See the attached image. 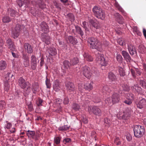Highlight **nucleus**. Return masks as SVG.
<instances>
[{
    "instance_id": "1",
    "label": "nucleus",
    "mask_w": 146,
    "mask_h": 146,
    "mask_svg": "<svg viewBox=\"0 0 146 146\" xmlns=\"http://www.w3.org/2000/svg\"><path fill=\"white\" fill-rule=\"evenodd\" d=\"M92 11L94 15L98 18L103 20L105 17L104 11L100 7L94 6L92 9Z\"/></svg>"
},
{
    "instance_id": "2",
    "label": "nucleus",
    "mask_w": 146,
    "mask_h": 146,
    "mask_svg": "<svg viewBox=\"0 0 146 146\" xmlns=\"http://www.w3.org/2000/svg\"><path fill=\"white\" fill-rule=\"evenodd\" d=\"M135 136L139 138L143 136L145 131V129L143 126L135 125L133 129Z\"/></svg>"
},
{
    "instance_id": "3",
    "label": "nucleus",
    "mask_w": 146,
    "mask_h": 146,
    "mask_svg": "<svg viewBox=\"0 0 146 146\" xmlns=\"http://www.w3.org/2000/svg\"><path fill=\"white\" fill-rule=\"evenodd\" d=\"M88 42L90 48L96 49L100 51L102 50L101 46L99 45V43H98L97 39L93 37L89 38H88Z\"/></svg>"
},
{
    "instance_id": "4",
    "label": "nucleus",
    "mask_w": 146,
    "mask_h": 146,
    "mask_svg": "<svg viewBox=\"0 0 146 146\" xmlns=\"http://www.w3.org/2000/svg\"><path fill=\"white\" fill-rule=\"evenodd\" d=\"M119 100V95L116 93H114L112 95V98H108L106 99L105 102L108 105L111 106L113 104L118 102Z\"/></svg>"
},
{
    "instance_id": "5",
    "label": "nucleus",
    "mask_w": 146,
    "mask_h": 146,
    "mask_svg": "<svg viewBox=\"0 0 146 146\" xmlns=\"http://www.w3.org/2000/svg\"><path fill=\"white\" fill-rule=\"evenodd\" d=\"M88 110L90 113H93L96 115L100 116L102 114L101 110L97 106H94L93 107H89L88 108Z\"/></svg>"
},
{
    "instance_id": "6",
    "label": "nucleus",
    "mask_w": 146,
    "mask_h": 146,
    "mask_svg": "<svg viewBox=\"0 0 146 146\" xmlns=\"http://www.w3.org/2000/svg\"><path fill=\"white\" fill-rule=\"evenodd\" d=\"M21 26L19 25H17L11 31L12 36L14 38H17L19 35L20 32Z\"/></svg>"
},
{
    "instance_id": "7",
    "label": "nucleus",
    "mask_w": 146,
    "mask_h": 146,
    "mask_svg": "<svg viewBox=\"0 0 146 146\" xmlns=\"http://www.w3.org/2000/svg\"><path fill=\"white\" fill-rule=\"evenodd\" d=\"M96 60L98 63L100 64L102 66H106L107 64V62L105 61L104 58L101 54L98 53Z\"/></svg>"
},
{
    "instance_id": "8",
    "label": "nucleus",
    "mask_w": 146,
    "mask_h": 146,
    "mask_svg": "<svg viewBox=\"0 0 146 146\" xmlns=\"http://www.w3.org/2000/svg\"><path fill=\"white\" fill-rule=\"evenodd\" d=\"M92 73L89 67H85L83 70V74L87 78H90L91 76Z\"/></svg>"
},
{
    "instance_id": "9",
    "label": "nucleus",
    "mask_w": 146,
    "mask_h": 146,
    "mask_svg": "<svg viewBox=\"0 0 146 146\" xmlns=\"http://www.w3.org/2000/svg\"><path fill=\"white\" fill-rule=\"evenodd\" d=\"M41 38L42 41L45 44H48L50 43V36L48 35L47 33H42Z\"/></svg>"
},
{
    "instance_id": "10",
    "label": "nucleus",
    "mask_w": 146,
    "mask_h": 146,
    "mask_svg": "<svg viewBox=\"0 0 146 146\" xmlns=\"http://www.w3.org/2000/svg\"><path fill=\"white\" fill-rule=\"evenodd\" d=\"M127 46L129 52L131 55H133L136 53L135 47L133 45L129 43L127 44Z\"/></svg>"
},
{
    "instance_id": "11",
    "label": "nucleus",
    "mask_w": 146,
    "mask_h": 146,
    "mask_svg": "<svg viewBox=\"0 0 146 146\" xmlns=\"http://www.w3.org/2000/svg\"><path fill=\"white\" fill-rule=\"evenodd\" d=\"M140 100L137 104V108L139 109L143 108L145 105H146V100L145 98H139Z\"/></svg>"
},
{
    "instance_id": "12",
    "label": "nucleus",
    "mask_w": 146,
    "mask_h": 146,
    "mask_svg": "<svg viewBox=\"0 0 146 146\" xmlns=\"http://www.w3.org/2000/svg\"><path fill=\"white\" fill-rule=\"evenodd\" d=\"M66 89L70 92L74 91L75 90V86L73 84L70 82H68L66 83Z\"/></svg>"
},
{
    "instance_id": "13",
    "label": "nucleus",
    "mask_w": 146,
    "mask_h": 146,
    "mask_svg": "<svg viewBox=\"0 0 146 146\" xmlns=\"http://www.w3.org/2000/svg\"><path fill=\"white\" fill-rule=\"evenodd\" d=\"M18 83L19 86L22 88H25L27 86V83L25 80L22 77H20L18 80Z\"/></svg>"
},
{
    "instance_id": "14",
    "label": "nucleus",
    "mask_w": 146,
    "mask_h": 146,
    "mask_svg": "<svg viewBox=\"0 0 146 146\" xmlns=\"http://www.w3.org/2000/svg\"><path fill=\"white\" fill-rule=\"evenodd\" d=\"M67 40L70 43L73 45L76 44L78 42L77 39L71 36H68L67 38Z\"/></svg>"
},
{
    "instance_id": "15",
    "label": "nucleus",
    "mask_w": 146,
    "mask_h": 146,
    "mask_svg": "<svg viewBox=\"0 0 146 146\" xmlns=\"http://www.w3.org/2000/svg\"><path fill=\"white\" fill-rule=\"evenodd\" d=\"M31 63L32 68L33 70L35 69L37 64L36 58L34 55H32L31 56Z\"/></svg>"
},
{
    "instance_id": "16",
    "label": "nucleus",
    "mask_w": 146,
    "mask_h": 146,
    "mask_svg": "<svg viewBox=\"0 0 146 146\" xmlns=\"http://www.w3.org/2000/svg\"><path fill=\"white\" fill-rule=\"evenodd\" d=\"M24 47L25 51L28 53H31L33 52L32 46L29 44L26 43L24 44Z\"/></svg>"
},
{
    "instance_id": "17",
    "label": "nucleus",
    "mask_w": 146,
    "mask_h": 146,
    "mask_svg": "<svg viewBox=\"0 0 146 146\" xmlns=\"http://www.w3.org/2000/svg\"><path fill=\"white\" fill-rule=\"evenodd\" d=\"M114 16L116 20L119 24H122L123 23L122 17L118 13H116L114 14Z\"/></svg>"
},
{
    "instance_id": "18",
    "label": "nucleus",
    "mask_w": 146,
    "mask_h": 146,
    "mask_svg": "<svg viewBox=\"0 0 146 146\" xmlns=\"http://www.w3.org/2000/svg\"><path fill=\"white\" fill-rule=\"evenodd\" d=\"M53 88L54 90L56 92L59 90L60 89V86L58 80H56L54 81Z\"/></svg>"
},
{
    "instance_id": "19",
    "label": "nucleus",
    "mask_w": 146,
    "mask_h": 146,
    "mask_svg": "<svg viewBox=\"0 0 146 146\" xmlns=\"http://www.w3.org/2000/svg\"><path fill=\"white\" fill-rule=\"evenodd\" d=\"M121 53L127 62H130L131 58L128 53L125 51L123 50L122 51Z\"/></svg>"
},
{
    "instance_id": "20",
    "label": "nucleus",
    "mask_w": 146,
    "mask_h": 146,
    "mask_svg": "<svg viewBox=\"0 0 146 146\" xmlns=\"http://www.w3.org/2000/svg\"><path fill=\"white\" fill-rule=\"evenodd\" d=\"M6 45L11 50H13L15 49V46L11 39L9 38L6 40Z\"/></svg>"
},
{
    "instance_id": "21",
    "label": "nucleus",
    "mask_w": 146,
    "mask_h": 146,
    "mask_svg": "<svg viewBox=\"0 0 146 146\" xmlns=\"http://www.w3.org/2000/svg\"><path fill=\"white\" fill-rule=\"evenodd\" d=\"M40 26L42 31L44 32V33H47L48 31V26L45 22L41 23Z\"/></svg>"
},
{
    "instance_id": "22",
    "label": "nucleus",
    "mask_w": 146,
    "mask_h": 146,
    "mask_svg": "<svg viewBox=\"0 0 146 146\" xmlns=\"http://www.w3.org/2000/svg\"><path fill=\"white\" fill-rule=\"evenodd\" d=\"M93 82H88L85 84L84 88L89 91H90L93 88L92 85Z\"/></svg>"
},
{
    "instance_id": "23",
    "label": "nucleus",
    "mask_w": 146,
    "mask_h": 146,
    "mask_svg": "<svg viewBox=\"0 0 146 146\" xmlns=\"http://www.w3.org/2000/svg\"><path fill=\"white\" fill-rule=\"evenodd\" d=\"M13 75L11 73L8 72L5 75L4 80L5 82H9L12 80V78L13 77Z\"/></svg>"
},
{
    "instance_id": "24",
    "label": "nucleus",
    "mask_w": 146,
    "mask_h": 146,
    "mask_svg": "<svg viewBox=\"0 0 146 146\" xmlns=\"http://www.w3.org/2000/svg\"><path fill=\"white\" fill-rule=\"evenodd\" d=\"M23 58L24 59L23 64L25 67H27L29 66V57L28 56L23 54Z\"/></svg>"
},
{
    "instance_id": "25",
    "label": "nucleus",
    "mask_w": 146,
    "mask_h": 146,
    "mask_svg": "<svg viewBox=\"0 0 146 146\" xmlns=\"http://www.w3.org/2000/svg\"><path fill=\"white\" fill-rule=\"evenodd\" d=\"M38 88V84L37 82H34L32 84V90L33 93L35 94Z\"/></svg>"
},
{
    "instance_id": "26",
    "label": "nucleus",
    "mask_w": 146,
    "mask_h": 146,
    "mask_svg": "<svg viewBox=\"0 0 146 146\" xmlns=\"http://www.w3.org/2000/svg\"><path fill=\"white\" fill-rule=\"evenodd\" d=\"M49 55L51 56H54L57 54V52L56 49L54 48H50L47 50Z\"/></svg>"
},
{
    "instance_id": "27",
    "label": "nucleus",
    "mask_w": 146,
    "mask_h": 146,
    "mask_svg": "<svg viewBox=\"0 0 146 146\" xmlns=\"http://www.w3.org/2000/svg\"><path fill=\"white\" fill-rule=\"evenodd\" d=\"M92 26L96 29V32L98 33H100V31H98V30H101V26L100 24L98 22H96L94 23L93 24Z\"/></svg>"
},
{
    "instance_id": "28",
    "label": "nucleus",
    "mask_w": 146,
    "mask_h": 146,
    "mask_svg": "<svg viewBox=\"0 0 146 146\" xmlns=\"http://www.w3.org/2000/svg\"><path fill=\"white\" fill-rule=\"evenodd\" d=\"M8 11L11 17H15L18 15V13L12 9H9Z\"/></svg>"
},
{
    "instance_id": "29",
    "label": "nucleus",
    "mask_w": 146,
    "mask_h": 146,
    "mask_svg": "<svg viewBox=\"0 0 146 146\" xmlns=\"http://www.w3.org/2000/svg\"><path fill=\"white\" fill-rule=\"evenodd\" d=\"M108 77L109 80L111 81H115L116 80V76L112 72H110L108 73Z\"/></svg>"
},
{
    "instance_id": "30",
    "label": "nucleus",
    "mask_w": 146,
    "mask_h": 146,
    "mask_svg": "<svg viewBox=\"0 0 146 146\" xmlns=\"http://www.w3.org/2000/svg\"><path fill=\"white\" fill-rule=\"evenodd\" d=\"M7 64L5 61L3 60L0 61V70H4Z\"/></svg>"
},
{
    "instance_id": "31",
    "label": "nucleus",
    "mask_w": 146,
    "mask_h": 146,
    "mask_svg": "<svg viewBox=\"0 0 146 146\" xmlns=\"http://www.w3.org/2000/svg\"><path fill=\"white\" fill-rule=\"evenodd\" d=\"M83 56L84 59L88 61H92L93 60L92 57L87 53H85L83 54Z\"/></svg>"
},
{
    "instance_id": "32",
    "label": "nucleus",
    "mask_w": 146,
    "mask_h": 146,
    "mask_svg": "<svg viewBox=\"0 0 146 146\" xmlns=\"http://www.w3.org/2000/svg\"><path fill=\"white\" fill-rule=\"evenodd\" d=\"M125 97H126L127 99L132 101L134 99L135 96L132 93H129L126 94Z\"/></svg>"
},
{
    "instance_id": "33",
    "label": "nucleus",
    "mask_w": 146,
    "mask_h": 146,
    "mask_svg": "<svg viewBox=\"0 0 146 146\" xmlns=\"http://www.w3.org/2000/svg\"><path fill=\"white\" fill-rule=\"evenodd\" d=\"M27 134L29 137L33 138L35 135V132L33 131L28 130L27 131Z\"/></svg>"
},
{
    "instance_id": "34",
    "label": "nucleus",
    "mask_w": 146,
    "mask_h": 146,
    "mask_svg": "<svg viewBox=\"0 0 146 146\" xmlns=\"http://www.w3.org/2000/svg\"><path fill=\"white\" fill-rule=\"evenodd\" d=\"M101 90L102 92L104 93L109 92L110 91V89L107 85H105L103 86L101 89Z\"/></svg>"
},
{
    "instance_id": "35",
    "label": "nucleus",
    "mask_w": 146,
    "mask_h": 146,
    "mask_svg": "<svg viewBox=\"0 0 146 146\" xmlns=\"http://www.w3.org/2000/svg\"><path fill=\"white\" fill-rule=\"evenodd\" d=\"M75 28L76 32L77 33L80 34L82 36L84 35V33L80 27L78 26H76L75 27Z\"/></svg>"
},
{
    "instance_id": "36",
    "label": "nucleus",
    "mask_w": 146,
    "mask_h": 146,
    "mask_svg": "<svg viewBox=\"0 0 146 146\" xmlns=\"http://www.w3.org/2000/svg\"><path fill=\"white\" fill-rule=\"evenodd\" d=\"M71 64L73 65H76L79 62L78 59L77 58H74L72 59L70 61Z\"/></svg>"
},
{
    "instance_id": "37",
    "label": "nucleus",
    "mask_w": 146,
    "mask_h": 146,
    "mask_svg": "<svg viewBox=\"0 0 146 146\" xmlns=\"http://www.w3.org/2000/svg\"><path fill=\"white\" fill-rule=\"evenodd\" d=\"M132 89L133 91L137 92H139L141 90V88L138 86L137 84L135 85L132 87Z\"/></svg>"
},
{
    "instance_id": "38",
    "label": "nucleus",
    "mask_w": 146,
    "mask_h": 146,
    "mask_svg": "<svg viewBox=\"0 0 146 146\" xmlns=\"http://www.w3.org/2000/svg\"><path fill=\"white\" fill-rule=\"evenodd\" d=\"M131 113L130 111L127 113L125 112L124 114L122 115V118L124 119H127L129 117H130L131 114Z\"/></svg>"
},
{
    "instance_id": "39",
    "label": "nucleus",
    "mask_w": 146,
    "mask_h": 146,
    "mask_svg": "<svg viewBox=\"0 0 146 146\" xmlns=\"http://www.w3.org/2000/svg\"><path fill=\"white\" fill-rule=\"evenodd\" d=\"M72 108L76 111L78 110L80 108V106L76 103H74L72 106Z\"/></svg>"
},
{
    "instance_id": "40",
    "label": "nucleus",
    "mask_w": 146,
    "mask_h": 146,
    "mask_svg": "<svg viewBox=\"0 0 146 146\" xmlns=\"http://www.w3.org/2000/svg\"><path fill=\"white\" fill-rule=\"evenodd\" d=\"M69 129V127L68 125H64L63 126L60 127L58 128V129L59 131H66Z\"/></svg>"
},
{
    "instance_id": "41",
    "label": "nucleus",
    "mask_w": 146,
    "mask_h": 146,
    "mask_svg": "<svg viewBox=\"0 0 146 146\" xmlns=\"http://www.w3.org/2000/svg\"><path fill=\"white\" fill-rule=\"evenodd\" d=\"M121 86L123 90L128 91L130 90L129 86L126 84H122Z\"/></svg>"
},
{
    "instance_id": "42",
    "label": "nucleus",
    "mask_w": 146,
    "mask_h": 146,
    "mask_svg": "<svg viewBox=\"0 0 146 146\" xmlns=\"http://www.w3.org/2000/svg\"><path fill=\"white\" fill-rule=\"evenodd\" d=\"M2 21L4 23H7L10 21L11 19L9 17L5 16L3 17Z\"/></svg>"
},
{
    "instance_id": "43",
    "label": "nucleus",
    "mask_w": 146,
    "mask_h": 146,
    "mask_svg": "<svg viewBox=\"0 0 146 146\" xmlns=\"http://www.w3.org/2000/svg\"><path fill=\"white\" fill-rule=\"evenodd\" d=\"M9 82H4V90L5 91L8 92L9 88Z\"/></svg>"
},
{
    "instance_id": "44",
    "label": "nucleus",
    "mask_w": 146,
    "mask_h": 146,
    "mask_svg": "<svg viewBox=\"0 0 146 146\" xmlns=\"http://www.w3.org/2000/svg\"><path fill=\"white\" fill-rule=\"evenodd\" d=\"M117 42L121 46L125 45V41L123 38H119L117 40Z\"/></svg>"
},
{
    "instance_id": "45",
    "label": "nucleus",
    "mask_w": 146,
    "mask_h": 146,
    "mask_svg": "<svg viewBox=\"0 0 146 146\" xmlns=\"http://www.w3.org/2000/svg\"><path fill=\"white\" fill-rule=\"evenodd\" d=\"M63 63L64 67L67 69L69 68L70 65L71 64H70L69 61L68 60H64Z\"/></svg>"
},
{
    "instance_id": "46",
    "label": "nucleus",
    "mask_w": 146,
    "mask_h": 146,
    "mask_svg": "<svg viewBox=\"0 0 146 146\" xmlns=\"http://www.w3.org/2000/svg\"><path fill=\"white\" fill-rule=\"evenodd\" d=\"M119 71L121 76H124L125 75V72L122 68L120 67L119 69Z\"/></svg>"
},
{
    "instance_id": "47",
    "label": "nucleus",
    "mask_w": 146,
    "mask_h": 146,
    "mask_svg": "<svg viewBox=\"0 0 146 146\" xmlns=\"http://www.w3.org/2000/svg\"><path fill=\"white\" fill-rule=\"evenodd\" d=\"M12 125L8 121H6V123L5 125L4 128L5 129H9L11 127Z\"/></svg>"
},
{
    "instance_id": "48",
    "label": "nucleus",
    "mask_w": 146,
    "mask_h": 146,
    "mask_svg": "<svg viewBox=\"0 0 146 146\" xmlns=\"http://www.w3.org/2000/svg\"><path fill=\"white\" fill-rule=\"evenodd\" d=\"M6 106L5 102L4 101H0V109H3L5 108Z\"/></svg>"
},
{
    "instance_id": "49",
    "label": "nucleus",
    "mask_w": 146,
    "mask_h": 146,
    "mask_svg": "<svg viewBox=\"0 0 146 146\" xmlns=\"http://www.w3.org/2000/svg\"><path fill=\"white\" fill-rule=\"evenodd\" d=\"M116 59L117 61L119 62H121L122 61V58L121 55L119 54H117Z\"/></svg>"
},
{
    "instance_id": "50",
    "label": "nucleus",
    "mask_w": 146,
    "mask_h": 146,
    "mask_svg": "<svg viewBox=\"0 0 146 146\" xmlns=\"http://www.w3.org/2000/svg\"><path fill=\"white\" fill-rule=\"evenodd\" d=\"M46 84L47 88H50L51 84H50V81L47 78H46Z\"/></svg>"
},
{
    "instance_id": "51",
    "label": "nucleus",
    "mask_w": 146,
    "mask_h": 146,
    "mask_svg": "<svg viewBox=\"0 0 146 146\" xmlns=\"http://www.w3.org/2000/svg\"><path fill=\"white\" fill-rule=\"evenodd\" d=\"M82 25L83 27L84 28L86 32V33L89 31V30L86 27L87 22L86 21H84L82 23Z\"/></svg>"
},
{
    "instance_id": "52",
    "label": "nucleus",
    "mask_w": 146,
    "mask_h": 146,
    "mask_svg": "<svg viewBox=\"0 0 146 146\" xmlns=\"http://www.w3.org/2000/svg\"><path fill=\"white\" fill-rule=\"evenodd\" d=\"M126 138L127 140L128 141H130L132 139V136L129 133L125 135Z\"/></svg>"
},
{
    "instance_id": "53",
    "label": "nucleus",
    "mask_w": 146,
    "mask_h": 146,
    "mask_svg": "<svg viewBox=\"0 0 146 146\" xmlns=\"http://www.w3.org/2000/svg\"><path fill=\"white\" fill-rule=\"evenodd\" d=\"M68 16L69 17V18L71 21H74V15L73 14L71 13H69L68 15Z\"/></svg>"
},
{
    "instance_id": "54",
    "label": "nucleus",
    "mask_w": 146,
    "mask_h": 146,
    "mask_svg": "<svg viewBox=\"0 0 146 146\" xmlns=\"http://www.w3.org/2000/svg\"><path fill=\"white\" fill-rule=\"evenodd\" d=\"M140 85L143 88H146V83L143 80H141L140 82Z\"/></svg>"
},
{
    "instance_id": "55",
    "label": "nucleus",
    "mask_w": 146,
    "mask_h": 146,
    "mask_svg": "<svg viewBox=\"0 0 146 146\" xmlns=\"http://www.w3.org/2000/svg\"><path fill=\"white\" fill-rule=\"evenodd\" d=\"M114 143L117 145H119L121 144V142L119 141L118 137H117L114 139Z\"/></svg>"
},
{
    "instance_id": "56",
    "label": "nucleus",
    "mask_w": 146,
    "mask_h": 146,
    "mask_svg": "<svg viewBox=\"0 0 146 146\" xmlns=\"http://www.w3.org/2000/svg\"><path fill=\"white\" fill-rule=\"evenodd\" d=\"M60 138L58 137H56L54 139V142L56 144H58L60 143Z\"/></svg>"
},
{
    "instance_id": "57",
    "label": "nucleus",
    "mask_w": 146,
    "mask_h": 146,
    "mask_svg": "<svg viewBox=\"0 0 146 146\" xmlns=\"http://www.w3.org/2000/svg\"><path fill=\"white\" fill-rule=\"evenodd\" d=\"M81 119L83 122L84 123H87L88 122V120L84 116H83L82 117Z\"/></svg>"
},
{
    "instance_id": "58",
    "label": "nucleus",
    "mask_w": 146,
    "mask_h": 146,
    "mask_svg": "<svg viewBox=\"0 0 146 146\" xmlns=\"http://www.w3.org/2000/svg\"><path fill=\"white\" fill-rule=\"evenodd\" d=\"M132 101L127 99L125 100L124 102V103H125V104H127L128 105H130L132 103Z\"/></svg>"
},
{
    "instance_id": "59",
    "label": "nucleus",
    "mask_w": 146,
    "mask_h": 146,
    "mask_svg": "<svg viewBox=\"0 0 146 146\" xmlns=\"http://www.w3.org/2000/svg\"><path fill=\"white\" fill-rule=\"evenodd\" d=\"M62 100L61 99H57L56 100L55 103L56 104H57L58 105L60 104L62 102Z\"/></svg>"
},
{
    "instance_id": "60",
    "label": "nucleus",
    "mask_w": 146,
    "mask_h": 146,
    "mask_svg": "<svg viewBox=\"0 0 146 146\" xmlns=\"http://www.w3.org/2000/svg\"><path fill=\"white\" fill-rule=\"evenodd\" d=\"M71 141V139L70 138H66L63 140L64 143L66 144L67 143H68Z\"/></svg>"
},
{
    "instance_id": "61",
    "label": "nucleus",
    "mask_w": 146,
    "mask_h": 146,
    "mask_svg": "<svg viewBox=\"0 0 146 146\" xmlns=\"http://www.w3.org/2000/svg\"><path fill=\"white\" fill-rule=\"evenodd\" d=\"M17 4L19 7H21L23 5L24 3L21 0H18L17 2Z\"/></svg>"
},
{
    "instance_id": "62",
    "label": "nucleus",
    "mask_w": 146,
    "mask_h": 146,
    "mask_svg": "<svg viewBox=\"0 0 146 146\" xmlns=\"http://www.w3.org/2000/svg\"><path fill=\"white\" fill-rule=\"evenodd\" d=\"M42 100L41 99H39L37 102V105L38 106H41L42 105Z\"/></svg>"
},
{
    "instance_id": "63",
    "label": "nucleus",
    "mask_w": 146,
    "mask_h": 146,
    "mask_svg": "<svg viewBox=\"0 0 146 146\" xmlns=\"http://www.w3.org/2000/svg\"><path fill=\"white\" fill-rule=\"evenodd\" d=\"M41 2V1L40 0L38 2H37V4H38L39 7L42 9L44 8V7L43 6H44V5L42 4H40V3Z\"/></svg>"
},
{
    "instance_id": "64",
    "label": "nucleus",
    "mask_w": 146,
    "mask_h": 146,
    "mask_svg": "<svg viewBox=\"0 0 146 146\" xmlns=\"http://www.w3.org/2000/svg\"><path fill=\"white\" fill-rule=\"evenodd\" d=\"M69 102V99L68 98H64V104H68Z\"/></svg>"
}]
</instances>
